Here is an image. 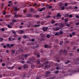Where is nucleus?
Instances as JSON below:
<instances>
[{
	"instance_id": "3",
	"label": "nucleus",
	"mask_w": 79,
	"mask_h": 79,
	"mask_svg": "<svg viewBox=\"0 0 79 79\" xmlns=\"http://www.w3.org/2000/svg\"><path fill=\"white\" fill-rule=\"evenodd\" d=\"M28 67V66L27 65V64H25L23 65V69H27V68Z\"/></svg>"
},
{
	"instance_id": "63",
	"label": "nucleus",
	"mask_w": 79,
	"mask_h": 79,
	"mask_svg": "<svg viewBox=\"0 0 79 79\" xmlns=\"http://www.w3.org/2000/svg\"><path fill=\"white\" fill-rule=\"evenodd\" d=\"M12 21L13 22H16V20H13Z\"/></svg>"
},
{
	"instance_id": "45",
	"label": "nucleus",
	"mask_w": 79,
	"mask_h": 79,
	"mask_svg": "<svg viewBox=\"0 0 79 79\" xmlns=\"http://www.w3.org/2000/svg\"><path fill=\"white\" fill-rule=\"evenodd\" d=\"M2 66H5V64H4L3 63H2Z\"/></svg>"
},
{
	"instance_id": "26",
	"label": "nucleus",
	"mask_w": 79,
	"mask_h": 79,
	"mask_svg": "<svg viewBox=\"0 0 79 79\" xmlns=\"http://www.w3.org/2000/svg\"><path fill=\"white\" fill-rule=\"evenodd\" d=\"M13 38V37H12V36H10L9 38V40H11V39H12V38Z\"/></svg>"
},
{
	"instance_id": "25",
	"label": "nucleus",
	"mask_w": 79,
	"mask_h": 79,
	"mask_svg": "<svg viewBox=\"0 0 79 79\" xmlns=\"http://www.w3.org/2000/svg\"><path fill=\"white\" fill-rule=\"evenodd\" d=\"M11 31L12 32V33L14 34H16V32L13 30H12Z\"/></svg>"
},
{
	"instance_id": "5",
	"label": "nucleus",
	"mask_w": 79,
	"mask_h": 79,
	"mask_svg": "<svg viewBox=\"0 0 79 79\" xmlns=\"http://www.w3.org/2000/svg\"><path fill=\"white\" fill-rule=\"evenodd\" d=\"M60 27H56L55 28H54V31H58V30H60Z\"/></svg>"
},
{
	"instance_id": "62",
	"label": "nucleus",
	"mask_w": 79,
	"mask_h": 79,
	"mask_svg": "<svg viewBox=\"0 0 79 79\" xmlns=\"http://www.w3.org/2000/svg\"><path fill=\"white\" fill-rule=\"evenodd\" d=\"M37 63L38 64H40V61H37Z\"/></svg>"
},
{
	"instance_id": "24",
	"label": "nucleus",
	"mask_w": 79,
	"mask_h": 79,
	"mask_svg": "<svg viewBox=\"0 0 79 79\" xmlns=\"http://www.w3.org/2000/svg\"><path fill=\"white\" fill-rule=\"evenodd\" d=\"M7 46L9 47V48H11V46H10V44H7Z\"/></svg>"
},
{
	"instance_id": "42",
	"label": "nucleus",
	"mask_w": 79,
	"mask_h": 79,
	"mask_svg": "<svg viewBox=\"0 0 79 79\" xmlns=\"http://www.w3.org/2000/svg\"><path fill=\"white\" fill-rule=\"evenodd\" d=\"M52 6H49L48 8H49L50 9H51V8H52Z\"/></svg>"
},
{
	"instance_id": "11",
	"label": "nucleus",
	"mask_w": 79,
	"mask_h": 79,
	"mask_svg": "<svg viewBox=\"0 0 79 79\" xmlns=\"http://www.w3.org/2000/svg\"><path fill=\"white\" fill-rule=\"evenodd\" d=\"M58 73H59V71H58V70H56L54 72L55 74H57Z\"/></svg>"
},
{
	"instance_id": "58",
	"label": "nucleus",
	"mask_w": 79,
	"mask_h": 79,
	"mask_svg": "<svg viewBox=\"0 0 79 79\" xmlns=\"http://www.w3.org/2000/svg\"><path fill=\"white\" fill-rule=\"evenodd\" d=\"M60 34H63V31H61L60 32Z\"/></svg>"
},
{
	"instance_id": "15",
	"label": "nucleus",
	"mask_w": 79,
	"mask_h": 79,
	"mask_svg": "<svg viewBox=\"0 0 79 79\" xmlns=\"http://www.w3.org/2000/svg\"><path fill=\"white\" fill-rule=\"evenodd\" d=\"M20 63L22 64H24V63H25V62H24V60H21L20 61Z\"/></svg>"
},
{
	"instance_id": "30",
	"label": "nucleus",
	"mask_w": 79,
	"mask_h": 79,
	"mask_svg": "<svg viewBox=\"0 0 79 79\" xmlns=\"http://www.w3.org/2000/svg\"><path fill=\"white\" fill-rule=\"evenodd\" d=\"M18 69H19V70H21L22 68H21V67H19L18 68Z\"/></svg>"
},
{
	"instance_id": "47",
	"label": "nucleus",
	"mask_w": 79,
	"mask_h": 79,
	"mask_svg": "<svg viewBox=\"0 0 79 79\" xmlns=\"http://www.w3.org/2000/svg\"><path fill=\"white\" fill-rule=\"evenodd\" d=\"M0 40H1V41H2L3 40V39L2 38H0Z\"/></svg>"
},
{
	"instance_id": "39",
	"label": "nucleus",
	"mask_w": 79,
	"mask_h": 79,
	"mask_svg": "<svg viewBox=\"0 0 79 79\" xmlns=\"http://www.w3.org/2000/svg\"><path fill=\"white\" fill-rule=\"evenodd\" d=\"M14 10L15 11H18V10L17 9V7L15 8Z\"/></svg>"
},
{
	"instance_id": "1",
	"label": "nucleus",
	"mask_w": 79,
	"mask_h": 79,
	"mask_svg": "<svg viewBox=\"0 0 79 79\" xmlns=\"http://www.w3.org/2000/svg\"><path fill=\"white\" fill-rule=\"evenodd\" d=\"M46 74H45L44 75V77H47L48 76H49V74L51 73V72L49 71H47L46 72Z\"/></svg>"
},
{
	"instance_id": "51",
	"label": "nucleus",
	"mask_w": 79,
	"mask_h": 79,
	"mask_svg": "<svg viewBox=\"0 0 79 79\" xmlns=\"http://www.w3.org/2000/svg\"><path fill=\"white\" fill-rule=\"evenodd\" d=\"M2 74H0V78H2Z\"/></svg>"
},
{
	"instance_id": "36",
	"label": "nucleus",
	"mask_w": 79,
	"mask_h": 79,
	"mask_svg": "<svg viewBox=\"0 0 79 79\" xmlns=\"http://www.w3.org/2000/svg\"><path fill=\"white\" fill-rule=\"evenodd\" d=\"M44 24V22L42 21L41 23V25H43Z\"/></svg>"
},
{
	"instance_id": "48",
	"label": "nucleus",
	"mask_w": 79,
	"mask_h": 79,
	"mask_svg": "<svg viewBox=\"0 0 79 79\" xmlns=\"http://www.w3.org/2000/svg\"><path fill=\"white\" fill-rule=\"evenodd\" d=\"M3 14L4 15H5V14H6V13H5V10H4V11L3 12Z\"/></svg>"
},
{
	"instance_id": "61",
	"label": "nucleus",
	"mask_w": 79,
	"mask_h": 79,
	"mask_svg": "<svg viewBox=\"0 0 79 79\" xmlns=\"http://www.w3.org/2000/svg\"><path fill=\"white\" fill-rule=\"evenodd\" d=\"M48 14H49V15H51V12H48Z\"/></svg>"
},
{
	"instance_id": "14",
	"label": "nucleus",
	"mask_w": 79,
	"mask_h": 79,
	"mask_svg": "<svg viewBox=\"0 0 79 79\" xmlns=\"http://www.w3.org/2000/svg\"><path fill=\"white\" fill-rule=\"evenodd\" d=\"M56 16L57 17H61V16L60 15V14L59 13L57 14L56 15Z\"/></svg>"
},
{
	"instance_id": "60",
	"label": "nucleus",
	"mask_w": 79,
	"mask_h": 79,
	"mask_svg": "<svg viewBox=\"0 0 79 79\" xmlns=\"http://www.w3.org/2000/svg\"><path fill=\"white\" fill-rule=\"evenodd\" d=\"M35 40L34 39H31V41H32V42H33Z\"/></svg>"
},
{
	"instance_id": "4",
	"label": "nucleus",
	"mask_w": 79,
	"mask_h": 79,
	"mask_svg": "<svg viewBox=\"0 0 79 79\" xmlns=\"http://www.w3.org/2000/svg\"><path fill=\"white\" fill-rule=\"evenodd\" d=\"M47 29H48V27H44L43 28V30L44 31H47Z\"/></svg>"
},
{
	"instance_id": "41",
	"label": "nucleus",
	"mask_w": 79,
	"mask_h": 79,
	"mask_svg": "<svg viewBox=\"0 0 79 79\" xmlns=\"http://www.w3.org/2000/svg\"><path fill=\"white\" fill-rule=\"evenodd\" d=\"M18 15H14V17H15V18H18Z\"/></svg>"
},
{
	"instance_id": "50",
	"label": "nucleus",
	"mask_w": 79,
	"mask_h": 79,
	"mask_svg": "<svg viewBox=\"0 0 79 79\" xmlns=\"http://www.w3.org/2000/svg\"><path fill=\"white\" fill-rule=\"evenodd\" d=\"M70 56H73V55L72 53H70Z\"/></svg>"
},
{
	"instance_id": "46",
	"label": "nucleus",
	"mask_w": 79,
	"mask_h": 79,
	"mask_svg": "<svg viewBox=\"0 0 79 79\" xmlns=\"http://www.w3.org/2000/svg\"><path fill=\"white\" fill-rule=\"evenodd\" d=\"M10 46H11V47H13V46H14V44H10Z\"/></svg>"
},
{
	"instance_id": "38",
	"label": "nucleus",
	"mask_w": 79,
	"mask_h": 79,
	"mask_svg": "<svg viewBox=\"0 0 79 79\" xmlns=\"http://www.w3.org/2000/svg\"><path fill=\"white\" fill-rule=\"evenodd\" d=\"M47 18H50V15H48L46 17Z\"/></svg>"
},
{
	"instance_id": "13",
	"label": "nucleus",
	"mask_w": 79,
	"mask_h": 79,
	"mask_svg": "<svg viewBox=\"0 0 79 79\" xmlns=\"http://www.w3.org/2000/svg\"><path fill=\"white\" fill-rule=\"evenodd\" d=\"M51 24H55V21L54 20H52V22L51 23Z\"/></svg>"
},
{
	"instance_id": "31",
	"label": "nucleus",
	"mask_w": 79,
	"mask_h": 79,
	"mask_svg": "<svg viewBox=\"0 0 79 79\" xmlns=\"http://www.w3.org/2000/svg\"><path fill=\"white\" fill-rule=\"evenodd\" d=\"M46 6L47 8H49V5H47Z\"/></svg>"
},
{
	"instance_id": "8",
	"label": "nucleus",
	"mask_w": 79,
	"mask_h": 79,
	"mask_svg": "<svg viewBox=\"0 0 79 79\" xmlns=\"http://www.w3.org/2000/svg\"><path fill=\"white\" fill-rule=\"evenodd\" d=\"M27 17H31V16H32V15L31 14H28L27 15Z\"/></svg>"
},
{
	"instance_id": "52",
	"label": "nucleus",
	"mask_w": 79,
	"mask_h": 79,
	"mask_svg": "<svg viewBox=\"0 0 79 79\" xmlns=\"http://www.w3.org/2000/svg\"><path fill=\"white\" fill-rule=\"evenodd\" d=\"M48 46L46 45H44V47H45V48H47Z\"/></svg>"
},
{
	"instance_id": "7",
	"label": "nucleus",
	"mask_w": 79,
	"mask_h": 79,
	"mask_svg": "<svg viewBox=\"0 0 79 79\" xmlns=\"http://www.w3.org/2000/svg\"><path fill=\"white\" fill-rule=\"evenodd\" d=\"M50 67H51V65H46L45 66V68H50Z\"/></svg>"
},
{
	"instance_id": "12",
	"label": "nucleus",
	"mask_w": 79,
	"mask_h": 79,
	"mask_svg": "<svg viewBox=\"0 0 79 79\" xmlns=\"http://www.w3.org/2000/svg\"><path fill=\"white\" fill-rule=\"evenodd\" d=\"M19 33L20 34H23L24 33V31L23 30H20V31Z\"/></svg>"
},
{
	"instance_id": "29",
	"label": "nucleus",
	"mask_w": 79,
	"mask_h": 79,
	"mask_svg": "<svg viewBox=\"0 0 79 79\" xmlns=\"http://www.w3.org/2000/svg\"><path fill=\"white\" fill-rule=\"evenodd\" d=\"M63 44V41H62L60 42V45H62Z\"/></svg>"
},
{
	"instance_id": "20",
	"label": "nucleus",
	"mask_w": 79,
	"mask_h": 79,
	"mask_svg": "<svg viewBox=\"0 0 79 79\" xmlns=\"http://www.w3.org/2000/svg\"><path fill=\"white\" fill-rule=\"evenodd\" d=\"M12 53L13 54H14L15 53V51L14 49H13L12 50Z\"/></svg>"
},
{
	"instance_id": "40",
	"label": "nucleus",
	"mask_w": 79,
	"mask_h": 79,
	"mask_svg": "<svg viewBox=\"0 0 79 79\" xmlns=\"http://www.w3.org/2000/svg\"><path fill=\"white\" fill-rule=\"evenodd\" d=\"M79 23L78 22L77 23H76V26H78V25H79Z\"/></svg>"
},
{
	"instance_id": "44",
	"label": "nucleus",
	"mask_w": 79,
	"mask_h": 79,
	"mask_svg": "<svg viewBox=\"0 0 79 79\" xmlns=\"http://www.w3.org/2000/svg\"><path fill=\"white\" fill-rule=\"evenodd\" d=\"M65 21V23H67V22H68V19H65L64 20Z\"/></svg>"
},
{
	"instance_id": "33",
	"label": "nucleus",
	"mask_w": 79,
	"mask_h": 79,
	"mask_svg": "<svg viewBox=\"0 0 79 79\" xmlns=\"http://www.w3.org/2000/svg\"><path fill=\"white\" fill-rule=\"evenodd\" d=\"M65 6H67L68 5V4L67 3H65Z\"/></svg>"
},
{
	"instance_id": "59",
	"label": "nucleus",
	"mask_w": 79,
	"mask_h": 79,
	"mask_svg": "<svg viewBox=\"0 0 79 79\" xmlns=\"http://www.w3.org/2000/svg\"><path fill=\"white\" fill-rule=\"evenodd\" d=\"M23 38H26V37H27L26 36V35H24V36H23Z\"/></svg>"
},
{
	"instance_id": "56",
	"label": "nucleus",
	"mask_w": 79,
	"mask_h": 79,
	"mask_svg": "<svg viewBox=\"0 0 79 79\" xmlns=\"http://www.w3.org/2000/svg\"><path fill=\"white\" fill-rule=\"evenodd\" d=\"M37 6V4L35 3L34 4L33 6Z\"/></svg>"
},
{
	"instance_id": "57",
	"label": "nucleus",
	"mask_w": 79,
	"mask_h": 79,
	"mask_svg": "<svg viewBox=\"0 0 79 79\" xmlns=\"http://www.w3.org/2000/svg\"><path fill=\"white\" fill-rule=\"evenodd\" d=\"M37 57H38V58H39L40 57V55H38L37 56Z\"/></svg>"
},
{
	"instance_id": "37",
	"label": "nucleus",
	"mask_w": 79,
	"mask_h": 79,
	"mask_svg": "<svg viewBox=\"0 0 79 79\" xmlns=\"http://www.w3.org/2000/svg\"><path fill=\"white\" fill-rule=\"evenodd\" d=\"M1 31H5V28H2Z\"/></svg>"
},
{
	"instance_id": "22",
	"label": "nucleus",
	"mask_w": 79,
	"mask_h": 79,
	"mask_svg": "<svg viewBox=\"0 0 79 79\" xmlns=\"http://www.w3.org/2000/svg\"><path fill=\"white\" fill-rule=\"evenodd\" d=\"M34 27H39V25H33Z\"/></svg>"
},
{
	"instance_id": "19",
	"label": "nucleus",
	"mask_w": 79,
	"mask_h": 79,
	"mask_svg": "<svg viewBox=\"0 0 79 79\" xmlns=\"http://www.w3.org/2000/svg\"><path fill=\"white\" fill-rule=\"evenodd\" d=\"M7 27L8 28H12V27H11V26H10V25L8 24L7 25Z\"/></svg>"
},
{
	"instance_id": "35",
	"label": "nucleus",
	"mask_w": 79,
	"mask_h": 79,
	"mask_svg": "<svg viewBox=\"0 0 79 79\" xmlns=\"http://www.w3.org/2000/svg\"><path fill=\"white\" fill-rule=\"evenodd\" d=\"M55 35H59V34H58V32H56L55 33Z\"/></svg>"
},
{
	"instance_id": "43",
	"label": "nucleus",
	"mask_w": 79,
	"mask_h": 79,
	"mask_svg": "<svg viewBox=\"0 0 79 79\" xmlns=\"http://www.w3.org/2000/svg\"><path fill=\"white\" fill-rule=\"evenodd\" d=\"M13 22L12 23H10V26H13V25H13Z\"/></svg>"
},
{
	"instance_id": "32",
	"label": "nucleus",
	"mask_w": 79,
	"mask_h": 79,
	"mask_svg": "<svg viewBox=\"0 0 79 79\" xmlns=\"http://www.w3.org/2000/svg\"><path fill=\"white\" fill-rule=\"evenodd\" d=\"M69 18H72L73 15H72L70 14L69 15Z\"/></svg>"
},
{
	"instance_id": "2",
	"label": "nucleus",
	"mask_w": 79,
	"mask_h": 79,
	"mask_svg": "<svg viewBox=\"0 0 79 79\" xmlns=\"http://www.w3.org/2000/svg\"><path fill=\"white\" fill-rule=\"evenodd\" d=\"M61 52L63 53L65 55H67V51L66 50H65L64 51H62V50H61Z\"/></svg>"
},
{
	"instance_id": "34",
	"label": "nucleus",
	"mask_w": 79,
	"mask_h": 79,
	"mask_svg": "<svg viewBox=\"0 0 79 79\" xmlns=\"http://www.w3.org/2000/svg\"><path fill=\"white\" fill-rule=\"evenodd\" d=\"M62 10H64V6H62Z\"/></svg>"
},
{
	"instance_id": "27",
	"label": "nucleus",
	"mask_w": 79,
	"mask_h": 79,
	"mask_svg": "<svg viewBox=\"0 0 79 79\" xmlns=\"http://www.w3.org/2000/svg\"><path fill=\"white\" fill-rule=\"evenodd\" d=\"M47 38H50V35H48L46 36Z\"/></svg>"
},
{
	"instance_id": "49",
	"label": "nucleus",
	"mask_w": 79,
	"mask_h": 79,
	"mask_svg": "<svg viewBox=\"0 0 79 79\" xmlns=\"http://www.w3.org/2000/svg\"><path fill=\"white\" fill-rule=\"evenodd\" d=\"M56 69H57V70H59V66L57 67L56 68Z\"/></svg>"
},
{
	"instance_id": "55",
	"label": "nucleus",
	"mask_w": 79,
	"mask_h": 79,
	"mask_svg": "<svg viewBox=\"0 0 79 79\" xmlns=\"http://www.w3.org/2000/svg\"><path fill=\"white\" fill-rule=\"evenodd\" d=\"M67 26H68V27H69L70 26V25L69 24H67Z\"/></svg>"
},
{
	"instance_id": "6",
	"label": "nucleus",
	"mask_w": 79,
	"mask_h": 79,
	"mask_svg": "<svg viewBox=\"0 0 79 79\" xmlns=\"http://www.w3.org/2000/svg\"><path fill=\"white\" fill-rule=\"evenodd\" d=\"M32 60H30V61H28L27 62V63H30V64H32Z\"/></svg>"
},
{
	"instance_id": "21",
	"label": "nucleus",
	"mask_w": 79,
	"mask_h": 79,
	"mask_svg": "<svg viewBox=\"0 0 79 79\" xmlns=\"http://www.w3.org/2000/svg\"><path fill=\"white\" fill-rule=\"evenodd\" d=\"M75 18H78L79 19V16L77 15H76L75 16Z\"/></svg>"
},
{
	"instance_id": "28",
	"label": "nucleus",
	"mask_w": 79,
	"mask_h": 79,
	"mask_svg": "<svg viewBox=\"0 0 79 79\" xmlns=\"http://www.w3.org/2000/svg\"><path fill=\"white\" fill-rule=\"evenodd\" d=\"M34 9H33L32 8H31V9H30V11H33V12H34Z\"/></svg>"
},
{
	"instance_id": "17",
	"label": "nucleus",
	"mask_w": 79,
	"mask_h": 79,
	"mask_svg": "<svg viewBox=\"0 0 79 79\" xmlns=\"http://www.w3.org/2000/svg\"><path fill=\"white\" fill-rule=\"evenodd\" d=\"M35 66L34 64L31 65V68L32 69H33V68H34Z\"/></svg>"
},
{
	"instance_id": "64",
	"label": "nucleus",
	"mask_w": 79,
	"mask_h": 79,
	"mask_svg": "<svg viewBox=\"0 0 79 79\" xmlns=\"http://www.w3.org/2000/svg\"><path fill=\"white\" fill-rule=\"evenodd\" d=\"M43 11V10L42 9H41L40 11Z\"/></svg>"
},
{
	"instance_id": "16",
	"label": "nucleus",
	"mask_w": 79,
	"mask_h": 79,
	"mask_svg": "<svg viewBox=\"0 0 79 79\" xmlns=\"http://www.w3.org/2000/svg\"><path fill=\"white\" fill-rule=\"evenodd\" d=\"M69 62H70V60H68L67 62H65V64H68Z\"/></svg>"
},
{
	"instance_id": "9",
	"label": "nucleus",
	"mask_w": 79,
	"mask_h": 79,
	"mask_svg": "<svg viewBox=\"0 0 79 79\" xmlns=\"http://www.w3.org/2000/svg\"><path fill=\"white\" fill-rule=\"evenodd\" d=\"M23 57H24V58H27V56H29V55L28 54H25V55H23Z\"/></svg>"
},
{
	"instance_id": "54",
	"label": "nucleus",
	"mask_w": 79,
	"mask_h": 79,
	"mask_svg": "<svg viewBox=\"0 0 79 79\" xmlns=\"http://www.w3.org/2000/svg\"><path fill=\"white\" fill-rule=\"evenodd\" d=\"M72 34L73 35H75V32H73V33H72Z\"/></svg>"
},
{
	"instance_id": "10",
	"label": "nucleus",
	"mask_w": 79,
	"mask_h": 79,
	"mask_svg": "<svg viewBox=\"0 0 79 79\" xmlns=\"http://www.w3.org/2000/svg\"><path fill=\"white\" fill-rule=\"evenodd\" d=\"M15 68V66H12V67H9V69H13V68Z\"/></svg>"
},
{
	"instance_id": "23",
	"label": "nucleus",
	"mask_w": 79,
	"mask_h": 79,
	"mask_svg": "<svg viewBox=\"0 0 79 79\" xmlns=\"http://www.w3.org/2000/svg\"><path fill=\"white\" fill-rule=\"evenodd\" d=\"M48 64V61H46L44 62L45 64Z\"/></svg>"
},
{
	"instance_id": "18",
	"label": "nucleus",
	"mask_w": 79,
	"mask_h": 79,
	"mask_svg": "<svg viewBox=\"0 0 79 79\" xmlns=\"http://www.w3.org/2000/svg\"><path fill=\"white\" fill-rule=\"evenodd\" d=\"M34 17H35V18H37L39 17V15H35Z\"/></svg>"
},
{
	"instance_id": "53",
	"label": "nucleus",
	"mask_w": 79,
	"mask_h": 79,
	"mask_svg": "<svg viewBox=\"0 0 79 79\" xmlns=\"http://www.w3.org/2000/svg\"><path fill=\"white\" fill-rule=\"evenodd\" d=\"M42 9H43V10H45V7H43L42 8Z\"/></svg>"
}]
</instances>
